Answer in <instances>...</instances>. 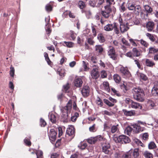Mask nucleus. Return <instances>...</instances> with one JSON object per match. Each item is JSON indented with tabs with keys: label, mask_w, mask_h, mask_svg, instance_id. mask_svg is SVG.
Instances as JSON below:
<instances>
[{
	"label": "nucleus",
	"mask_w": 158,
	"mask_h": 158,
	"mask_svg": "<svg viewBox=\"0 0 158 158\" xmlns=\"http://www.w3.org/2000/svg\"><path fill=\"white\" fill-rule=\"evenodd\" d=\"M132 92L134 99L141 102L144 101L145 93L143 89L140 87H134L132 90Z\"/></svg>",
	"instance_id": "obj_1"
},
{
	"label": "nucleus",
	"mask_w": 158,
	"mask_h": 158,
	"mask_svg": "<svg viewBox=\"0 0 158 158\" xmlns=\"http://www.w3.org/2000/svg\"><path fill=\"white\" fill-rule=\"evenodd\" d=\"M72 100H70L67 103L66 105L61 109L62 114V119L64 121L67 122L69 118L68 114L70 112L72 108Z\"/></svg>",
	"instance_id": "obj_2"
},
{
	"label": "nucleus",
	"mask_w": 158,
	"mask_h": 158,
	"mask_svg": "<svg viewBox=\"0 0 158 158\" xmlns=\"http://www.w3.org/2000/svg\"><path fill=\"white\" fill-rule=\"evenodd\" d=\"M101 144L102 152L109 156L113 154V150L111 148L110 145L106 139H104V142H101Z\"/></svg>",
	"instance_id": "obj_3"
},
{
	"label": "nucleus",
	"mask_w": 158,
	"mask_h": 158,
	"mask_svg": "<svg viewBox=\"0 0 158 158\" xmlns=\"http://www.w3.org/2000/svg\"><path fill=\"white\" fill-rule=\"evenodd\" d=\"M114 140L116 143H127L130 141L129 138L124 135H121L118 137H114Z\"/></svg>",
	"instance_id": "obj_4"
},
{
	"label": "nucleus",
	"mask_w": 158,
	"mask_h": 158,
	"mask_svg": "<svg viewBox=\"0 0 158 158\" xmlns=\"http://www.w3.org/2000/svg\"><path fill=\"white\" fill-rule=\"evenodd\" d=\"M118 27V25L116 23H114L113 24H108L106 25L104 27V29L106 31H110L114 29L115 33L118 34L119 33Z\"/></svg>",
	"instance_id": "obj_5"
},
{
	"label": "nucleus",
	"mask_w": 158,
	"mask_h": 158,
	"mask_svg": "<svg viewBox=\"0 0 158 158\" xmlns=\"http://www.w3.org/2000/svg\"><path fill=\"white\" fill-rule=\"evenodd\" d=\"M126 102L127 103L129 104L130 106L132 108L142 109L143 107L141 104L137 102H135L129 98L126 99Z\"/></svg>",
	"instance_id": "obj_6"
},
{
	"label": "nucleus",
	"mask_w": 158,
	"mask_h": 158,
	"mask_svg": "<svg viewBox=\"0 0 158 158\" xmlns=\"http://www.w3.org/2000/svg\"><path fill=\"white\" fill-rule=\"evenodd\" d=\"M109 49L107 54L109 57L113 60H116L117 59V54L115 52L114 48L112 46H109Z\"/></svg>",
	"instance_id": "obj_7"
},
{
	"label": "nucleus",
	"mask_w": 158,
	"mask_h": 158,
	"mask_svg": "<svg viewBox=\"0 0 158 158\" xmlns=\"http://www.w3.org/2000/svg\"><path fill=\"white\" fill-rule=\"evenodd\" d=\"M75 129L73 126H70L67 129L66 135L70 137V139H72L75 136Z\"/></svg>",
	"instance_id": "obj_8"
},
{
	"label": "nucleus",
	"mask_w": 158,
	"mask_h": 158,
	"mask_svg": "<svg viewBox=\"0 0 158 158\" xmlns=\"http://www.w3.org/2000/svg\"><path fill=\"white\" fill-rule=\"evenodd\" d=\"M146 35L152 42L158 44V37L156 35L148 33H146Z\"/></svg>",
	"instance_id": "obj_9"
},
{
	"label": "nucleus",
	"mask_w": 158,
	"mask_h": 158,
	"mask_svg": "<svg viewBox=\"0 0 158 158\" xmlns=\"http://www.w3.org/2000/svg\"><path fill=\"white\" fill-rule=\"evenodd\" d=\"M91 76L92 78L96 80L100 76L98 69L97 68H93L90 72Z\"/></svg>",
	"instance_id": "obj_10"
},
{
	"label": "nucleus",
	"mask_w": 158,
	"mask_h": 158,
	"mask_svg": "<svg viewBox=\"0 0 158 158\" xmlns=\"http://www.w3.org/2000/svg\"><path fill=\"white\" fill-rule=\"evenodd\" d=\"M56 134L57 133L54 129H51L48 135L50 139L52 141H55L56 139Z\"/></svg>",
	"instance_id": "obj_11"
},
{
	"label": "nucleus",
	"mask_w": 158,
	"mask_h": 158,
	"mask_svg": "<svg viewBox=\"0 0 158 158\" xmlns=\"http://www.w3.org/2000/svg\"><path fill=\"white\" fill-rule=\"evenodd\" d=\"M133 127V131L136 133H138L143 131V128L141 127L138 124H133L131 125Z\"/></svg>",
	"instance_id": "obj_12"
},
{
	"label": "nucleus",
	"mask_w": 158,
	"mask_h": 158,
	"mask_svg": "<svg viewBox=\"0 0 158 158\" xmlns=\"http://www.w3.org/2000/svg\"><path fill=\"white\" fill-rule=\"evenodd\" d=\"M89 88L87 85H85L83 87L81 91L82 95L84 97H87L89 96Z\"/></svg>",
	"instance_id": "obj_13"
},
{
	"label": "nucleus",
	"mask_w": 158,
	"mask_h": 158,
	"mask_svg": "<svg viewBox=\"0 0 158 158\" xmlns=\"http://www.w3.org/2000/svg\"><path fill=\"white\" fill-rule=\"evenodd\" d=\"M83 81L81 77H76L74 81V84L75 86L78 87H81L82 85Z\"/></svg>",
	"instance_id": "obj_14"
},
{
	"label": "nucleus",
	"mask_w": 158,
	"mask_h": 158,
	"mask_svg": "<svg viewBox=\"0 0 158 158\" xmlns=\"http://www.w3.org/2000/svg\"><path fill=\"white\" fill-rule=\"evenodd\" d=\"M155 24L153 21H149L146 24V27L148 31H152L154 28Z\"/></svg>",
	"instance_id": "obj_15"
},
{
	"label": "nucleus",
	"mask_w": 158,
	"mask_h": 158,
	"mask_svg": "<svg viewBox=\"0 0 158 158\" xmlns=\"http://www.w3.org/2000/svg\"><path fill=\"white\" fill-rule=\"evenodd\" d=\"M137 75L140 77V80L142 81H145L147 83H148V79L146 75L140 73H138Z\"/></svg>",
	"instance_id": "obj_16"
},
{
	"label": "nucleus",
	"mask_w": 158,
	"mask_h": 158,
	"mask_svg": "<svg viewBox=\"0 0 158 158\" xmlns=\"http://www.w3.org/2000/svg\"><path fill=\"white\" fill-rule=\"evenodd\" d=\"M104 8L105 9L104 10L110 14L112 11H113V12L115 13L116 10L115 8H114V6H113L112 8L111 7V6H110L109 5H106L105 6Z\"/></svg>",
	"instance_id": "obj_17"
},
{
	"label": "nucleus",
	"mask_w": 158,
	"mask_h": 158,
	"mask_svg": "<svg viewBox=\"0 0 158 158\" xmlns=\"http://www.w3.org/2000/svg\"><path fill=\"white\" fill-rule=\"evenodd\" d=\"M104 8L105 9L104 10L110 14L112 11H113V12L115 13L116 10L115 8H114V6H113L112 8L111 7V6H110L109 5H106L105 6Z\"/></svg>",
	"instance_id": "obj_18"
},
{
	"label": "nucleus",
	"mask_w": 158,
	"mask_h": 158,
	"mask_svg": "<svg viewBox=\"0 0 158 158\" xmlns=\"http://www.w3.org/2000/svg\"><path fill=\"white\" fill-rule=\"evenodd\" d=\"M123 112L125 115L127 116H134L135 114V112L134 110L129 111L126 109H123Z\"/></svg>",
	"instance_id": "obj_19"
},
{
	"label": "nucleus",
	"mask_w": 158,
	"mask_h": 158,
	"mask_svg": "<svg viewBox=\"0 0 158 158\" xmlns=\"http://www.w3.org/2000/svg\"><path fill=\"white\" fill-rule=\"evenodd\" d=\"M136 5L133 2L131 1H128L126 4V7L129 10H133L135 9V6Z\"/></svg>",
	"instance_id": "obj_20"
},
{
	"label": "nucleus",
	"mask_w": 158,
	"mask_h": 158,
	"mask_svg": "<svg viewBox=\"0 0 158 158\" xmlns=\"http://www.w3.org/2000/svg\"><path fill=\"white\" fill-rule=\"evenodd\" d=\"M145 65L146 66L150 67H153L155 65V63L151 60L147 59L145 60Z\"/></svg>",
	"instance_id": "obj_21"
},
{
	"label": "nucleus",
	"mask_w": 158,
	"mask_h": 158,
	"mask_svg": "<svg viewBox=\"0 0 158 158\" xmlns=\"http://www.w3.org/2000/svg\"><path fill=\"white\" fill-rule=\"evenodd\" d=\"M152 96H158V86L155 85L151 90Z\"/></svg>",
	"instance_id": "obj_22"
},
{
	"label": "nucleus",
	"mask_w": 158,
	"mask_h": 158,
	"mask_svg": "<svg viewBox=\"0 0 158 158\" xmlns=\"http://www.w3.org/2000/svg\"><path fill=\"white\" fill-rule=\"evenodd\" d=\"M131 151V154H132L133 157L134 158H137L139 156V149L138 148H135L133 150H130Z\"/></svg>",
	"instance_id": "obj_23"
},
{
	"label": "nucleus",
	"mask_w": 158,
	"mask_h": 158,
	"mask_svg": "<svg viewBox=\"0 0 158 158\" xmlns=\"http://www.w3.org/2000/svg\"><path fill=\"white\" fill-rule=\"evenodd\" d=\"M129 29V27H128L127 25L123 24H120V29L122 33H123L127 31Z\"/></svg>",
	"instance_id": "obj_24"
},
{
	"label": "nucleus",
	"mask_w": 158,
	"mask_h": 158,
	"mask_svg": "<svg viewBox=\"0 0 158 158\" xmlns=\"http://www.w3.org/2000/svg\"><path fill=\"white\" fill-rule=\"evenodd\" d=\"M97 39L101 43H103L105 41V39L104 35L102 33H99L98 34Z\"/></svg>",
	"instance_id": "obj_25"
},
{
	"label": "nucleus",
	"mask_w": 158,
	"mask_h": 158,
	"mask_svg": "<svg viewBox=\"0 0 158 158\" xmlns=\"http://www.w3.org/2000/svg\"><path fill=\"white\" fill-rule=\"evenodd\" d=\"M61 44L64 46L69 48L73 47L74 45L73 43L71 42L64 41Z\"/></svg>",
	"instance_id": "obj_26"
},
{
	"label": "nucleus",
	"mask_w": 158,
	"mask_h": 158,
	"mask_svg": "<svg viewBox=\"0 0 158 158\" xmlns=\"http://www.w3.org/2000/svg\"><path fill=\"white\" fill-rule=\"evenodd\" d=\"M121 73L124 75H128L130 73L127 68L121 67L120 69Z\"/></svg>",
	"instance_id": "obj_27"
},
{
	"label": "nucleus",
	"mask_w": 158,
	"mask_h": 158,
	"mask_svg": "<svg viewBox=\"0 0 158 158\" xmlns=\"http://www.w3.org/2000/svg\"><path fill=\"white\" fill-rule=\"evenodd\" d=\"M141 7L139 5H136L135 9L133 10L135 14L136 15H139L141 11Z\"/></svg>",
	"instance_id": "obj_28"
},
{
	"label": "nucleus",
	"mask_w": 158,
	"mask_h": 158,
	"mask_svg": "<svg viewBox=\"0 0 158 158\" xmlns=\"http://www.w3.org/2000/svg\"><path fill=\"white\" fill-rule=\"evenodd\" d=\"M144 8L146 12L149 14H151L153 11L152 8L148 5H146L144 6Z\"/></svg>",
	"instance_id": "obj_29"
},
{
	"label": "nucleus",
	"mask_w": 158,
	"mask_h": 158,
	"mask_svg": "<svg viewBox=\"0 0 158 158\" xmlns=\"http://www.w3.org/2000/svg\"><path fill=\"white\" fill-rule=\"evenodd\" d=\"M114 80L116 83H119L121 81L120 77L118 74H114L113 76Z\"/></svg>",
	"instance_id": "obj_30"
},
{
	"label": "nucleus",
	"mask_w": 158,
	"mask_h": 158,
	"mask_svg": "<svg viewBox=\"0 0 158 158\" xmlns=\"http://www.w3.org/2000/svg\"><path fill=\"white\" fill-rule=\"evenodd\" d=\"M132 53L134 56H139L140 55V52L136 48H134L132 50Z\"/></svg>",
	"instance_id": "obj_31"
},
{
	"label": "nucleus",
	"mask_w": 158,
	"mask_h": 158,
	"mask_svg": "<svg viewBox=\"0 0 158 158\" xmlns=\"http://www.w3.org/2000/svg\"><path fill=\"white\" fill-rule=\"evenodd\" d=\"M103 85L105 90L109 92L110 89L109 87V83L107 81H104L103 83Z\"/></svg>",
	"instance_id": "obj_32"
},
{
	"label": "nucleus",
	"mask_w": 158,
	"mask_h": 158,
	"mask_svg": "<svg viewBox=\"0 0 158 158\" xmlns=\"http://www.w3.org/2000/svg\"><path fill=\"white\" fill-rule=\"evenodd\" d=\"M50 121L53 123H56V116L52 114L49 117Z\"/></svg>",
	"instance_id": "obj_33"
},
{
	"label": "nucleus",
	"mask_w": 158,
	"mask_h": 158,
	"mask_svg": "<svg viewBox=\"0 0 158 158\" xmlns=\"http://www.w3.org/2000/svg\"><path fill=\"white\" fill-rule=\"evenodd\" d=\"M95 102L96 104L100 107H102L103 106V101L99 97H97Z\"/></svg>",
	"instance_id": "obj_34"
},
{
	"label": "nucleus",
	"mask_w": 158,
	"mask_h": 158,
	"mask_svg": "<svg viewBox=\"0 0 158 158\" xmlns=\"http://www.w3.org/2000/svg\"><path fill=\"white\" fill-rule=\"evenodd\" d=\"M51 25L48 23L46 25V27L45 28L46 34L48 36L52 32V30L51 29Z\"/></svg>",
	"instance_id": "obj_35"
},
{
	"label": "nucleus",
	"mask_w": 158,
	"mask_h": 158,
	"mask_svg": "<svg viewBox=\"0 0 158 158\" xmlns=\"http://www.w3.org/2000/svg\"><path fill=\"white\" fill-rule=\"evenodd\" d=\"M82 13H85L86 16L88 18L91 15V11L89 9H85L82 10Z\"/></svg>",
	"instance_id": "obj_36"
},
{
	"label": "nucleus",
	"mask_w": 158,
	"mask_h": 158,
	"mask_svg": "<svg viewBox=\"0 0 158 158\" xmlns=\"http://www.w3.org/2000/svg\"><path fill=\"white\" fill-rule=\"evenodd\" d=\"M79 117V113L77 112H75L73 115L72 116L71 118V120L73 122H75Z\"/></svg>",
	"instance_id": "obj_37"
},
{
	"label": "nucleus",
	"mask_w": 158,
	"mask_h": 158,
	"mask_svg": "<svg viewBox=\"0 0 158 158\" xmlns=\"http://www.w3.org/2000/svg\"><path fill=\"white\" fill-rule=\"evenodd\" d=\"M95 50L97 52L101 54L102 53L103 51V49L102 47L100 45H97L95 46Z\"/></svg>",
	"instance_id": "obj_38"
},
{
	"label": "nucleus",
	"mask_w": 158,
	"mask_h": 158,
	"mask_svg": "<svg viewBox=\"0 0 158 158\" xmlns=\"http://www.w3.org/2000/svg\"><path fill=\"white\" fill-rule=\"evenodd\" d=\"M37 158H44L43 153L41 150H38L35 152Z\"/></svg>",
	"instance_id": "obj_39"
},
{
	"label": "nucleus",
	"mask_w": 158,
	"mask_h": 158,
	"mask_svg": "<svg viewBox=\"0 0 158 158\" xmlns=\"http://www.w3.org/2000/svg\"><path fill=\"white\" fill-rule=\"evenodd\" d=\"M142 139L144 140H147L148 139L149 135L147 133H145L140 135Z\"/></svg>",
	"instance_id": "obj_40"
},
{
	"label": "nucleus",
	"mask_w": 158,
	"mask_h": 158,
	"mask_svg": "<svg viewBox=\"0 0 158 158\" xmlns=\"http://www.w3.org/2000/svg\"><path fill=\"white\" fill-rule=\"evenodd\" d=\"M103 101L109 107H112L114 105V104H112V103H111L109 99H103Z\"/></svg>",
	"instance_id": "obj_41"
},
{
	"label": "nucleus",
	"mask_w": 158,
	"mask_h": 158,
	"mask_svg": "<svg viewBox=\"0 0 158 158\" xmlns=\"http://www.w3.org/2000/svg\"><path fill=\"white\" fill-rule=\"evenodd\" d=\"M118 124L116 125L113 126L111 128V132L112 133L116 132L117 131H118L119 129L118 128Z\"/></svg>",
	"instance_id": "obj_42"
},
{
	"label": "nucleus",
	"mask_w": 158,
	"mask_h": 158,
	"mask_svg": "<svg viewBox=\"0 0 158 158\" xmlns=\"http://www.w3.org/2000/svg\"><path fill=\"white\" fill-rule=\"evenodd\" d=\"M158 52V48L154 47H150L149 48V53L151 54H155Z\"/></svg>",
	"instance_id": "obj_43"
},
{
	"label": "nucleus",
	"mask_w": 158,
	"mask_h": 158,
	"mask_svg": "<svg viewBox=\"0 0 158 158\" xmlns=\"http://www.w3.org/2000/svg\"><path fill=\"white\" fill-rule=\"evenodd\" d=\"M101 14L105 18H108L110 15V14L106 11L104 10H102L101 11Z\"/></svg>",
	"instance_id": "obj_44"
},
{
	"label": "nucleus",
	"mask_w": 158,
	"mask_h": 158,
	"mask_svg": "<svg viewBox=\"0 0 158 158\" xmlns=\"http://www.w3.org/2000/svg\"><path fill=\"white\" fill-rule=\"evenodd\" d=\"M97 1L96 0H89V5L93 7H96V2Z\"/></svg>",
	"instance_id": "obj_45"
},
{
	"label": "nucleus",
	"mask_w": 158,
	"mask_h": 158,
	"mask_svg": "<svg viewBox=\"0 0 158 158\" xmlns=\"http://www.w3.org/2000/svg\"><path fill=\"white\" fill-rule=\"evenodd\" d=\"M143 156L146 158H152V154L150 152L146 151L143 153Z\"/></svg>",
	"instance_id": "obj_46"
},
{
	"label": "nucleus",
	"mask_w": 158,
	"mask_h": 158,
	"mask_svg": "<svg viewBox=\"0 0 158 158\" xmlns=\"http://www.w3.org/2000/svg\"><path fill=\"white\" fill-rule=\"evenodd\" d=\"M147 105L151 109H152L156 106L154 102L152 100H149L148 102Z\"/></svg>",
	"instance_id": "obj_47"
},
{
	"label": "nucleus",
	"mask_w": 158,
	"mask_h": 158,
	"mask_svg": "<svg viewBox=\"0 0 158 158\" xmlns=\"http://www.w3.org/2000/svg\"><path fill=\"white\" fill-rule=\"evenodd\" d=\"M87 141L89 144H94L97 142V138L95 137L91 138L88 139Z\"/></svg>",
	"instance_id": "obj_48"
},
{
	"label": "nucleus",
	"mask_w": 158,
	"mask_h": 158,
	"mask_svg": "<svg viewBox=\"0 0 158 158\" xmlns=\"http://www.w3.org/2000/svg\"><path fill=\"white\" fill-rule=\"evenodd\" d=\"M148 14L146 12H142L140 13V16L141 18L142 19H147L148 18Z\"/></svg>",
	"instance_id": "obj_49"
},
{
	"label": "nucleus",
	"mask_w": 158,
	"mask_h": 158,
	"mask_svg": "<svg viewBox=\"0 0 158 158\" xmlns=\"http://www.w3.org/2000/svg\"><path fill=\"white\" fill-rule=\"evenodd\" d=\"M78 6L82 10H83V9L86 6L85 3L81 1H80L79 2Z\"/></svg>",
	"instance_id": "obj_50"
},
{
	"label": "nucleus",
	"mask_w": 158,
	"mask_h": 158,
	"mask_svg": "<svg viewBox=\"0 0 158 158\" xmlns=\"http://www.w3.org/2000/svg\"><path fill=\"white\" fill-rule=\"evenodd\" d=\"M131 151H129L128 152L123 154L122 156V158H133L131 156Z\"/></svg>",
	"instance_id": "obj_51"
},
{
	"label": "nucleus",
	"mask_w": 158,
	"mask_h": 158,
	"mask_svg": "<svg viewBox=\"0 0 158 158\" xmlns=\"http://www.w3.org/2000/svg\"><path fill=\"white\" fill-rule=\"evenodd\" d=\"M57 73L61 77L64 76V69L59 68L57 70Z\"/></svg>",
	"instance_id": "obj_52"
},
{
	"label": "nucleus",
	"mask_w": 158,
	"mask_h": 158,
	"mask_svg": "<svg viewBox=\"0 0 158 158\" xmlns=\"http://www.w3.org/2000/svg\"><path fill=\"white\" fill-rule=\"evenodd\" d=\"M156 148V146L153 142H151L148 144V148L149 149H153Z\"/></svg>",
	"instance_id": "obj_53"
},
{
	"label": "nucleus",
	"mask_w": 158,
	"mask_h": 158,
	"mask_svg": "<svg viewBox=\"0 0 158 158\" xmlns=\"http://www.w3.org/2000/svg\"><path fill=\"white\" fill-rule=\"evenodd\" d=\"M24 142L26 145L29 147H30L31 145V143L30 141V139L27 138H26L24 140Z\"/></svg>",
	"instance_id": "obj_54"
},
{
	"label": "nucleus",
	"mask_w": 158,
	"mask_h": 158,
	"mask_svg": "<svg viewBox=\"0 0 158 158\" xmlns=\"http://www.w3.org/2000/svg\"><path fill=\"white\" fill-rule=\"evenodd\" d=\"M40 124L41 127H44L47 125V123L44 119L41 118L40 120Z\"/></svg>",
	"instance_id": "obj_55"
},
{
	"label": "nucleus",
	"mask_w": 158,
	"mask_h": 158,
	"mask_svg": "<svg viewBox=\"0 0 158 158\" xmlns=\"http://www.w3.org/2000/svg\"><path fill=\"white\" fill-rule=\"evenodd\" d=\"M126 131L127 134L129 135L132 131H133V127L132 128L130 126H128L126 128Z\"/></svg>",
	"instance_id": "obj_56"
},
{
	"label": "nucleus",
	"mask_w": 158,
	"mask_h": 158,
	"mask_svg": "<svg viewBox=\"0 0 158 158\" xmlns=\"http://www.w3.org/2000/svg\"><path fill=\"white\" fill-rule=\"evenodd\" d=\"M45 9L48 12H50L52 10V7L51 5L48 4L45 6Z\"/></svg>",
	"instance_id": "obj_57"
},
{
	"label": "nucleus",
	"mask_w": 158,
	"mask_h": 158,
	"mask_svg": "<svg viewBox=\"0 0 158 158\" xmlns=\"http://www.w3.org/2000/svg\"><path fill=\"white\" fill-rule=\"evenodd\" d=\"M64 97V94L63 93L59 94L57 96L58 99L60 101H62Z\"/></svg>",
	"instance_id": "obj_58"
},
{
	"label": "nucleus",
	"mask_w": 158,
	"mask_h": 158,
	"mask_svg": "<svg viewBox=\"0 0 158 158\" xmlns=\"http://www.w3.org/2000/svg\"><path fill=\"white\" fill-rule=\"evenodd\" d=\"M107 73L106 71L102 70L101 72V77L102 78H106L107 76Z\"/></svg>",
	"instance_id": "obj_59"
},
{
	"label": "nucleus",
	"mask_w": 158,
	"mask_h": 158,
	"mask_svg": "<svg viewBox=\"0 0 158 158\" xmlns=\"http://www.w3.org/2000/svg\"><path fill=\"white\" fill-rule=\"evenodd\" d=\"M15 74V69L14 67H10V74L12 77H14Z\"/></svg>",
	"instance_id": "obj_60"
},
{
	"label": "nucleus",
	"mask_w": 158,
	"mask_h": 158,
	"mask_svg": "<svg viewBox=\"0 0 158 158\" xmlns=\"http://www.w3.org/2000/svg\"><path fill=\"white\" fill-rule=\"evenodd\" d=\"M63 89L65 92H67L70 87L69 83H67L65 85H63Z\"/></svg>",
	"instance_id": "obj_61"
},
{
	"label": "nucleus",
	"mask_w": 158,
	"mask_h": 158,
	"mask_svg": "<svg viewBox=\"0 0 158 158\" xmlns=\"http://www.w3.org/2000/svg\"><path fill=\"white\" fill-rule=\"evenodd\" d=\"M70 36L71 38L73 40H74L76 38V35L75 33L73 31H70Z\"/></svg>",
	"instance_id": "obj_62"
},
{
	"label": "nucleus",
	"mask_w": 158,
	"mask_h": 158,
	"mask_svg": "<svg viewBox=\"0 0 158 158\" xmlns=\"http://www.w3.org/2000/svg\"><path fill=\"white\" fill-rule=\"evenodd\" d=\"M59 154L57 153H54L51 156V158H59Z\"/></svg>",
	"instance_id": "obj_63"
},
{
	"label": "nucleus",
	"mask_w": 158,
	"mask_h": 158,
	"mask_svg": "<svg viewBox=\"0 0 158 158\" xmlns=\"http://www.w3.org/2000/svg\"><path fill=\"white\" fill-rule=\"evenodd\" d=\"M87 40L88 43L90 45H93L95 43L92 38H88Z\"/></svg>",
	"instance_id": "obj_64"
}]
</instances>
